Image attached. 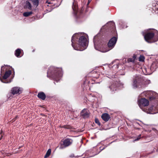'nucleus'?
<instances>
[{"label": "nucleus", "instance_id": "3", "mask_svg": "<svg viewBox=\"0 0 158 158\" xmlns=\"http://www.w3.org/2000/svg\"><path fill=\"white\" fill-rule=\"evenodd\" d=\"M96 36H95L93 39L94 42L95 48L97 50H98L102 52H106L112 49L115 46L117 40V38L116 37H113L111 38L109 41L108 44V46L109 49H105L103 48H99L96 46L95 42V38Z\"/></svg>", "mask_w": 158, "mask_h": 158}, {"label": "nucleus", "instance_id": "23", "mask_svg": "<svg viewBox=\"0 0 158 158\" xmlns=\"http://www.w3.org/2000/svg\"><path fill=\"white\" fill-rule=\"evenodd\" d=\"M141 138V135H139L138 137H137V138L135 139L134 140V141H137L138 140H139Z\"/></svg>", "mask_w": 158, "mask_h": 158}, {"label": "nucleus", "instance_id": "32", "mask_svg": "<svg viewBox=\"0 0 158 158\" xmlns=\"http://www.w3.org/2000/svg\"><path fill=\"white\" fill-rule=\"evenodd\" d=\"M2 133V131H1V133Z\"/></svg>", "mask_w": 158, "mask_h": 158}, {"label": "nucleus", "instance_id": "27", "mask_svg": "<svg viewBox=\"0 0 158 158\" xmlns=\"http://www.w3.org/2000/svg\"><path fill=\"white\" fill-rule=\"evenodd\" d=\"M91 96H92V95H91V94H90V95H89V97H90Z\"/></svg>", "mask_w": 158, "mask_h": 158}, {"label": "nucleus", "instance_id": "2", "mask_svg": "<svg viewBox=\"0 0 158 158\" xmlns=\"http://www.w3.org/2000/svg\"><path fill=\"white\" fill-rule=\"evenodd\" d=\"M62 76V69L51 66L47 72V77L58 82Z\"/></svg>", "mask_w": 158, "mask_h": 158}, {"label": "nucleus", "instance_id": "26", "mask_svg": "<svg viewBox=\"0 0 158 158\" xmlns=\"http://www.w3.org/2000/svg\"><path fill=\"white\" fill-rule=\"evenodd\" d=\"M2 136L1 135V138H0V140L2 139Z\"/></svg>", "mask_w": 158, "mask_h": 158}, {"label": "nucleus", "instance_id": "17", "mask_svg": "<svg viewBox=\"0 0 158 158\" xmlns=\"http://www.w3.org/2000/svg\"><path fill=\"white\" fill-rule=\"evenodd\" d=\"M153 109V107H151L148 110L147 109H143V111L146 112L147 113L150 114H156V113H153L152 111V110Z\"/></svg>", "mask_w": 158, "mask_h": 158}, {"label": "nucleus", "instance_id": "14", "mask_svg": "<svg viewBox=\"0 0 158 158\" xmlns=\"http://www.w3.org/2000/svg\"><path fill=\"white\" fill-rule=\"evenodd\" d=\"M102 118L105 122L108 121L110 119L109 115L106 113L103 114L102 116Z\"/></svg>", "mask_w": 158, "mask_h": 158}, {"label": "nucleus", "instance_id": "28", "mask_svg": "<svg viewBox=\"0 0 158 158\" xmlns=\"http://www.w3.org/2000/svg\"><path fill=\"white\" fill-rule=\"evenodd\" d=\"M82 9L81 10V13H82Z\"/></svg>", "mask_w": 158, "mask_h": 158}, {"label": "nucleus", "instance_id": "31", "mask_svg": "<svg viewBox=\"0 0 158 158\" xmlns=\"http://www.w3.org/2000/svg\"><path fill=\"white\" fill-rule=\"evenodd\" d=\"M50 2H48V4H50Z\"/></svg>", "mask_w": 158, "mask_h": 158}, {"label": "nucleus", "instance_id": "10", "mask_svg": "<svg viewBox=\"0 0 158 158\" xmlns=\"http://www.w3.org/2000/svg\"><path fill=\"white\" fill-rule=\"evenodd\" d=\"M81 115L84 118L88 117L89 115V110L85 109H83L81 112Z\"/></svg>", "mask_w": 158, "mask_h": 158}, {"label": "nucleus", "instance_id": "15", "mask_svg": "<svg viewBox=\"0 0 158 158\" xmlns=\"http://www.w3.org/2000/svg\"><path fill=\"white\" fill-rule=\"evenodd\" d=\"M38 97L42 100H44L46 98V95L43 92L39 93L37 95Z\"/></svg>", "mask_w": 158, "mask_h": 158}, {"label": "nucleus", "instance_id": "20", "mask_svg": "<svg viewBox=\"0 0 158 158\" xmlns=\"http://www.w3.org/2000/svg\"><path fill=\"white\" fill-rule=\"evenodd\" d=\"M32 14V11L26 12L23 13V15L25 17H28Z\"/></svg>", "mask_w": 158, "mask_h": 158}, {"label": "nucleus", "instance_id": "19", "mask_svg": "<svg viewBox=\"0 0 158 158\" xmlns=\"http://www.w3.org/2000/svg\"><path fill=\"white\" fill-rule=\"evenodd\" d=\"M51 152V149H48L44 156V158H47L50 155Z\"/></svg>", "mask_w": 158, "mask_h": 158}, {"label": "nucleus", "instance_id": "8", "mask_svg": "<svg viewBox=\"0 0 158 158\" xmlns=\"http://www.w3.org/2000/svg\"><path fill=\"white\" fill-rule=\"evenodd\" d=\"M11 70H9L6 71L4 74V75L3 76L2 79H1V80L2 82L4 83H8L10 82L11 81H10L9 82H6V81H3V80H6L7 78L11 74Z\"/></svg>", "mask_w": 158, "mask_h": 158}, {"label": "nucleus", "instance_id": "29", "mask_svg": "<svg viewBox=\"0 0 158 158\" xmlns=\"http://www.w3.org/2000/svg\"><path fill=\"white\" fill-rule=\"evenodd\" d=\"M111 77H112V78H114V77H113V76H111Z\"/></svg>", "mask_w": 158, "mask_h": 158}, {"label": "nucleus", "instance_id": "1", "mask_svg": "<svg viewBox=\"0 0 158 158\" xmlns=\"http://www.w3.org/2000/svg\"><path fill=\"white\" fill-rule=\"evenodd\" d=\"M81 33H75L72 37V45L75 50L83 51L86 48L87 40L85 37L81 36Z\"/></svg>", "mask_w": 158, "mask_h": 158}, {"label": "nucleus", "instance_id": "18", "mask_svg": "<svg viewBox=\"0 0 158 158\" xmlns=\"http://www.w3.org/2000/svg\"><path fill=\"white\" fill-rule=\"evenodd\" d=\"M20 53L21 50L20 49L18 48L15 50V55L17 57H19Z\"/></svg>", "mask_w": 158, "mask_h": 158}, {"label": "nucleus", "instance_id": "5", "mask_svg": "<svg viewBox=\"0 0 158 158\" xmlns=\"http://www.w3.org/2000/svg\"><path fill=\"white\" fill-rule=\"evenodd\" d=\"M141 79L139 76L135 75L133 77L132 86L133 88L136 89L139 87L141 83Z\"/></svg>", "mask_w": 158, "mask_h": 158}, {"label": "nucleus", "instance_id": "4", "mask_svg": "<svg viewBox=\"0 0 158 158\" xmlns=\"http://www.w3.org/2000/svg\"><path fill=\"white\" fill-rule=\"evenodd\" d=\"M143 33L145 40L148 43H151L155 42L156 41L158 40V39L153 40H152L154 35V33L153 32H148L145 35L144 34L143 32Z\"/></svg>", "mask_w": 158, "mask_h": 158}, {"label": "nucleus", "instance_id": "13", "mask_svg": "<svg viewBox=\"0 0 158 158\" xmlns=\"http://www.w3.org/2000/svg\"><path fill=\"white\" fill-rule=\"evenodd\" d=\"M29 1L27 0L25 2L24 8L31 10L32 9V6Z\"/></svg>", "mask_w": 158, "mask_h": 158}, {"label": "nucleus", "instance_id": "21", "mask_svg": "<svg viewBox=\"0 0 158 158\" xmlns=\"http://www.w3.org/2000/svg\"><path fill=\"white\" fill-rule=\"evenodd\" d=\"M144 57L143 56L141 55L139 57V61H143L144 60Z\"/></svg>", "mask_w": 158, "mask_h": 158}, {"label": "nucleus", "instance_id": "24", "mask_svg": "<svg viewBox=\"0 0 158 158\" xmlns=\"http://www.w3.org/2000/svg\"><path fill=\"white\" fill-rule=\"evenodd\" d=\"M91 1V0H88V2L87 4V5H88L89 4L90 2Z\"/></svg>", "mask_w": 158, "mask_h": 158}, {"label": "nucleus", "instance_id": "25", "mask_svg": "<svg viewBox=\"0 0 158 158\" xmlns=\"http://www.w3.org/2000/svg\"><path fill=\"white\" fill-rule=\"evenodd\" d=\"M149 91H146V92H143V94H145L146 93H149Z\"/></svg>", "mask_w": 158, "mask_h": 158}, {"label": "nucleus", "instance_id": "22", "mask_svg": "<svg viewBox=\"0 0 158 158\" xmlns=\"http://www.w3.org/2000/svg\"><path fill=\"white\" fill-rule=\"evenodd\" d=\"M95 123L97 124L98 126H100V125L101 123L98 119L95 118Z\"/></svg>", "mask_w": 158, "mask_h": 158}, {"label": "nucleus", "instance_id": "11", "mask_svg": "<svg viewBox=\"0 0 158 158\" xmlns=\"http://www.w3.org/2000/svg\"><path fill=\"white\" fill-rule=\"evenodd\" d=\"M22 89L21 88L18 87H15L11 90L12 93L13 94H20L21 93Z\"/></svg>", "mask_w": 158, "mask_h": 158}, {"label": "nucleus", "instance_id": "7", "mask_svg": "<svg viewBox=\"0 0 158 158\" xmlns=\"http://www.w3.org/2000/svg\"><path fill=\"white\" fill-rule=\"evenodd\" d=\"M106 88L107 90H110V91L113 93L116 90L117 85L114 84H113L111 85H106Z\"/></svg>", "mask_w": 158, "mask_h": 158}, {"label": "nucleus", "instance_id": "12", "mask_svg": "<svg viewBox=\"0 0 158 158\" xmlns=\"http://www.w3.org/2000/svg\"><path fill=\"white\" fill-rule=\"evenodd\" d=\"M73 5L72 6V9L74 12L75 14H76V12H77L78 10V7L77 1L76 0H73Z\"/></svg>", "mask_w": 158, "mask_h": 158}, {"label": "nucleus", "instance_id": "16", "mask_svg": "<svg viewBox=\"0 0 158 158\" xmlns=\"http://www.w3.org/2000/svg\"><path fill=\"white\" fill-rule=\"evenodd\" d=\"M152 66H151L150 69L149 68H144L143 70V72L145 74V75H150L152 73L150 72V70H152Z\"/></svg>", "mask_w": 158, "mask_h": 158}, {"label": "nucleus", "instance_id": "30", "mask_svg": "<svg viewBox=\"0 0 158 158\" xmlns=\"http://www.w3.org/2000/svg\"><path fill=\"white\" fill-rule=\"evenodd\" d=\"M3 68V67H2V68H1V70H2V69Z\"/></svg>", "mask_w": 158, "mask_h": 158}, {"label": "nucleus", "instance_id": "9", "mask_svg": "<svg viewBox=\"0 0 158 158\" xmlns=\"http://www.w3.org/2000/svg\"><path fill=\"white\" fill-rule=\"evenodd\" d=\"M73 142V141L72 139L67 138L63 141V145L65 147H66L71 145Z\"/></svg>", "mask_w": 158, "mask_h": 158}, {"label": "nucleus", "instance_id": "6", "mask_svg": "<svg viewBox=\"0 0 158 158\" xmlns=\"http://www.w3.org/2000/svg\"><path fill=\"white\" fill-rule=\"evenodd\" d=\"M138 103L139 107L143 110V109H144L142 108V106H148L149 102L148 100L143 98L138 100Z\"/></svg>", "mask_w": 158, "mask_h": 158}]
</instances>
